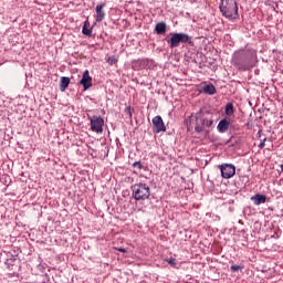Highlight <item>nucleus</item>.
I'll use <instances>...</instances> for the list:
<instances>
[{"mask_svg": "<svg viewBox=\"0 0 283 283\" xmlns=\"http://www.w3.org/2000/svg\"><path fill=\"white\" fill-rule=\"evenodd\" d=\"M108 62L114 65L116 64V62H118V60H116V57H108Z\"/></svg>", "mask_w": 283, "mask_h": 283, "instance_id": "21", "label": "nucleus"}, {"mask_svg": "<svg viewBox=\"0 0 283 283\" xmlns=\"http://www.w3.org/2000/svg\"><path fill=\"white\" fill-rule=\"evenodd\" d=\"M153 126L157 134L161 132H166V126L160 117V115H156V117L153 118Z\"/></svg>", "mask_w": 283, "mask_h": 283, "instance_id": "8", "label": "nucleus"}, {"mask_svg": "<svg viewBox=\"0 0 283 283\" xmlns=\"http://www.w3.org/2000/svg\"><path fill=\"white\" fill-rule=\"evenodd\" d=\"M251 201L255 205V206H260L266 202V197L263 195H255L251 198Z\"/></svg>", "mask_w": 283, "mask_h": 283, "instance_id": "12", "label": "nucleus"}, {"mask_svg": "<svg viewBox=\"0 0 283 283\" xmlns=\"http://www.w3.org/2000/svg\"><path fill=\"white\" fill-rule=\"evenodd\" d=\"M82 34H84L85 36H92V29L90 28V22L85 21L83 29H82Z\"/></svg>", "mask_w": 283, "mask_h": 283, "instance_id": "15", "label": "nucleus"}, {"mask_svg": "<svg viewBox=\"0 0 283 283\" xmlns=\"http://www.w3.org/2000/svg\"><path fill=\"white\" fill-rule=\"evenodd\" d=\"M80 85H82L84 90H90V87H92V76H90V71L86 70L83 72Z\"/></svg>", "mask_w": 283, "mask_h": 283, "instance_id": "9", "label": "nucleus"}, {"mask_svg": "<svg viewBox=\"0 0 283 283\" xmlns=\"http://www.w3.org/2000/svg\"><path fill=\"white\" fill-rule=\"evenodd\" d=\"M216 87L213 86V84H207L206 86H203V93L205 94H209V95H213L216 94Z\"/></svg>", "mask_w": 283, "mask_h": 283, "instance_id": "16", "label": "nucleus"}, {"mask_svg": "<svg viewBox=\"0 0 283 283\" xmlns=\"http://www.w3.org/2000/svg\"><path fill=\"white\" fill-rule=\"evenodd\" d=\"M103 8H105V3L96 6V21H103L105 19V11H103Z\"/></svg>", "mask_w": 283, "mask_h": 283, "instance_id": "11", "label": "nucleus"}, {"mask_svg": "<svg viewBox=\"0 0 283 283\" xmlns=\"http://www.w3.org/2000/svg\"><path fill=\"white\" fill-rule=\"evenodd\" d=\"M172 268H177V262L175 259H169V260H166Z\"/></svg>", "mask_w": 283, "mask_h": 283, "instance_id": "20", "label": "nucleus"}, {"mask_svg": "<svg viewBox=\"0 0 283 283\" xmlns=\"http://www.w3.org/2000/svg\"><path fill=\"white\" fill-rule=\"evenodd\" d=\"M133 168L140 171V170H143V164H140V161H136V163L133 164Z\"/></svg>", "mask_w": 283, "mask_h": 283, "instance_id": "19", "label": "nucleus"}, {"mask_svg": "<svg viewBox=\"0 0 283 283\" xmlns=\"http://www.w3.org/2000/svg\"><path fill=\"white\" fill-rule=\"evenodd\" d=\"M118 251H120L123 253L127 252L125 249H118Z\"/></svg>", "mask_w": 283, "mask_h": 283, "instance_id": "24", "label": "nucleus"}, {"mask_svg": "<svg viewBox=\"0 0 283 283\" xmlns=\"http://www.w3.org/2000/svg\"><path fill=\"white\" fill-rule=\"evenodd\" d=\"M213 119L210 113H196L195 130L197 133H201L205 128L211 127Z\"/></svg>", "mask_w": 283, "mask_h": 283, "instance_id": "5", "label": "nucleus"}, {"mask_svg": "<svg viewBox=\"0 0 283 283\" xmlns=\"http://www.w3.org/2000/svg\"><path fill=\"white\" fill-rule=\"evenodd\" d=\"M223 179H230L235 175V167L230 164L219 166Z\"/></svg>", "mask_w": 283, "mask_h": 283, "instance_id": "6", "label": "nucleus"}, {"mask_svg": "<svg viewBox=\"0 0 283 283\" xmlns=\"http://www.w3.org/2000/svg\"><path fill=\"white\" fill-rule=\"evenodd\" d=\"M219 9L228 20H239V8L235 0H221Z\"/></svg>", "mask_w": 283, "mask_h": 283, "instance_id": "1", "label": "nucleus"}, {"mask_svg": "<svg viewBox=\"0 0 283 283\" xmlns=\"http://www.w3.org/2000/svg\"><path fill=\"white\" fill-rule=\"evenodd\" d=\"M229 126H230V119L224 118V119H221V122H219L217 129L219 133L223 134L228 132Z\"/></svg>", "mask_w": 283, "mask_h": 283, "instance_id": "10", "label": "nucleus"}, {"mask_svg": "<svg viewBox=\"0 0 283 283\" xmlns=\"http://www.w3.org/2000/svg\"><path fill=\"white\" fill-rule=\"evenodd\" d=\"M135 175H138V171H134Z\"/></svg>", "mask_w": 283, "mask_h": 283, "instance_id": "26", "label": "nucleus"}, {"mask_svg": "<svg viewBox=\"0 0 283 283\" xmlns=\"http://www.w3.org/2000/svg\"><path fill=\"white\" fill-rule=\"evenodd\" d=\"M170 38L166 39L167 43L169 44L170 49L178 48L181 44L188 43L192 44V39L189 34L185 32H170Z\"/></svg>", "mask_w": 283, "mask_h": 283, "instance_id": "2", "label": "nucleus"}, {"mask_svg": "<svg viewBox=\"0 0 283 283\" xmlns=\"http://www.w3.org/2000/svg\"><path fill=\"white\" fill-rule=\"evenodd\" d=\"M265 142H266V138H264V140L259 145L260 149H263L265 147Z\"/></svg>", "mask_w": 283, "mask_h": 283, "instance_id": "23", "label": "nucleus"}, {"mask_svg": "<svg viewBox=\"0 0 283 283\" xmlns=\"http://www.w3.org/2000/svg\"><path fill=\"white\" fill-rule=\"evenodd\" d=\"M234 65L241 71H248L253 67L252 55L249 53H237L234 56Z\"/></svg>", "mask_w": 283, "mask_h": 283, "instance_id": "4", "label": "nucleus"}, {"mask_svg": "<svg viewBox=\"0 0 283 283\" xmlns=\"http://www.w3.org/2000/svg\"><path fill=\"white\" fill-rule=\"evenodd\" d=\"M280 168H281V171L283 172V165H281Z\"/></svg>", "mask_w": 283, "mask_h": 283, "instance_id": "25", "label": "nucleus"}, {"mask_svg": "<svg viewBox=\"0 0 283 283\" xmlns=\"http://www.w3.org/2000/svg\"><path fill=\"white\" fill-rule=\"evenodd\" d=\"M125 114L132 118L133 114H134V108H132V106H126L125 108Z\"/></svg>", "mask_w": 283, "mask_h": 283, "instance_id": "18", "label": "nucleus"}, {"mask_svg": "<svg viewBox=\"0 0 283 283\" xmlns=\"http://www.w3.org/2000/svg\"><path fill=\"white\" fill-rule=\"evenodd\" d=\"M155 31L157 34H165L167 31L166 22H164V21L158 22L155 27Z\"/></svg>", "mask_w": 283, "mask_h": 283, "instance_id": "13", "label": "nucleus"}, {"mask_svg": "<svg viewBox=\"0 0 283 283\" xmlns=\"http://www.w3.org/2000/svg\"><path fill=\"white\" fill-rule=\"evenodd\" d=\"M240 269H241V268H240L239 265H232V266H231V270H232L233 272H238Z\"/></svg>", "mask_w": 283, "mask_h": 283, "instance_id": "22", "label": "nucleus"}, {"mask_svg": "<svg viewBox=\"0 0 283 283\" xmlns=\"http://www.w3.org/2000/svg\"><path fill=\"white\" fill-rule=\"evenodd\" d=\"M133 198L137 201H145L151 196V189L147 184H135L132 187Z\"/></svg>", "mask_w": 283, "mask_h": 283, "instance_id": "3", "label": "nucleus"}, {"mask_svg": "<svg viewBox=\"0 0 283 283\" xmlns=\"http://www.w3.org/2000/svg\"><path fill=\"white\" fill-rule=\"evenodd\" d=\"M70 86V77H61V82H60V90L61 92H65V90H67V87Z\"/></svg>", "mask_w": 283, "mask_h": 283, "instance_id": "14", "label": "nucleus"}, {"mask_svg": "<svg viewBox=\"0 0 283 283\" xmlns=\"http://www.w3.org/2000/svg\"><path fill=\"white\" fill-rule=\"evenodd\" d=\"M105 120L101 117H93L91 118V128L93 132H96L97 134H101L103 132V125Z\"/></svg>", "mask_w": 283, "mask_h": 283, "instance_id": "7", "label": "nucleus"}, {"mask_svg": "<svg viewBox=\"0 0 283 283\" xmlns=\"http://www.w3.org/2000/svg\"><path fill=\"white\" fill-rule=\"evenodd\" d=\"M234 114L233 104L229 103L226 106V115L232 116Z\"/></svg>", "mask_w": 283, "mask_h": 283, "instance_id": "17", "label": "nucleus"}]
</instances>
